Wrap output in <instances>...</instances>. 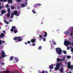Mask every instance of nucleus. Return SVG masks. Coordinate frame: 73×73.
<instances>
[{
  "mask_svg": "<svg viewBox=\"0 0 73 73\" xmlns=\"http://www.w3.org/2000/svg\"><path fill=\"white\" fill-rule=\"evenodd\" d=\"M56 51L58 54H62V50L61 48L58 47L56 48Z\"/></svg>",
  "mask_w": 73,
  "mask_h": 73,
  "instance_id": "nucleus-1",
  "label": "nucleus"
},
{
  "mask_svg": "<svg viewBox=\"0 0 73 73\" xmlns=\"http://www.w3.org/2000/svg\"><path fill=\"white\" fill-rule=\"evenodd\" d=\"M13 40H17L18 42H20L22 41L23 38H21L20 36H15L13 38Z\"/></svg>",
  "mask_w": 73,
  "mask_h": 73,
  "instance_id": "nucleus-2",
  "label": "nucleus"
},
{
  "mask_svg": "<svg viewBox=\"0 0 73 73\" xmlns=\"http://www.w3.org/2000/svg\"><path fill=\"white\" fill-rule=\"evenodd\" d=\"M64 44L65 46H68L69 45H71V42L70 41L66 40L65 41Z\"/></svg>",
  "mask_w": 73,
  "mask_h": 73,
  "instance_id": "nucleus-3",
  "label": "nucleus"
},
{
  "mask_svg": "<svg viewBox=\"0 0 73 73\" xmlns=\"http://www.w3.org/2000/svg\"><path fill=\"white\" fill-rule=\"evenodd\" d=\"M67 65H68V69H71V70H73V65H71L70 66V62H68Z\"/></svg>",
  "mask_w": 73,
  "mask_h": 73,
  "instance_id": "nucleus-4",
  "label": "nucleus"
},
{
  "mask_svg": "<svg viewBox=\"0 0 73 73\" xmlns=\"http://www.w3.org/2000/svg\"><path fill=\"white\" fill-rule=\"evenodd\" d=\"M60 65L61 64L60 63H57L56 65V67L55 68V70H58L59 69Z\"/></svg>",
  "mask_w": 73,
  "mask_h": 73,
  "instance_id": "nucleus-5",
  "label": "nucleus"
},
{
  "mask_svg": "<svg viewBox=\"0 0 73 73\" xmlns=\"http://www.w3.org/2000/svg\"><path fill=\"white\" fill-rule=\"evenodd\" d=\"M65 60V58L64 57H63V59H62L60 60V58H57V62H60V61H64Z\"/></svg>",
  "mask_w": 73,
  "mask_h": 73,
  "instance_id": "nucleus-6",
  "label": "nucleus"
},
{
  "mask_svg": "<svg viewBox=\"0 0 73 73\" xmlns=\"http://www.w3.org/2000/svg\"><path fill=\"white\" fill-rule=\"evenodd\" d=\"M25 4L24 3L21 4V5L22 8H24V7H27V4H28V3L27 2H25Z\"/></svg>",
  "mask_w": 73,
  "mask_h": 73,
  "instance_id": "nucleus-7",
  "label": "nucleus"
},
{
  "mask_svg": "<svg viewBox=\"0 0 73 73\" xmlns=\"http://www.w3.org/2000/svg\"><path fill=\"white\" fill-rule=\"evenodd\" d=\"M1 53L2 58H4V57H5V53L4 51L3 50L2 51Z\"/></svg>",
  "mask_w": 73,
  "mask_h": 73,
  "instance_id": "nucleus-8",
  "label": "nucleus"
},
{
  "mask_svg": "<svg viewBox=\"0 0 73 73\" xmlns=\"http://www.w3.org/2000/svg\"><path fill=\"white\" fill-rule=\"evenodd\" d=\"M15 29H16V26H13L12 27V29H11V32H13Z\"/></svg>",
  "mask_w": 73,
  "mask_h": 73,
  "instance_id": "nucleus-9",
  "label": "nucleus"
},
{
  "mask_svg": "<svg viewBox=\"0 0 73 73\" xmlns=\"http://www.w3.org/2000/svg\"><path fill=\"white\" fill-rule=\"evenodd\" d=\"M15 15H17V16H19L18 15H17V11H14L13 13Z\"/></svg>",
  "mask_w": 73,
  "mask_h": 73,
  "instance_id": "nucleus-10",
  "label": "nucleus"
},
{
  "mask_svg": "<svg viewBox=\"0 0 73 73\" xmlns=\"http://www.w3.org/2000/svg\"><path fill=\"white\" fill-rule=\"evenodd\" d=\"M35 41L36 40L35 39H32L31 40V41L32 43H34V42H35Z\"/></svg>",
  "mask_w": 73,
  "mask_h": 73,
  "instance_id": "nucleus-11",
  "label": "nucleus"
},
{
  "mask_svg": "<svg viewBox=\"0 0 73 73\" xmlns=\"http://www.w3.org/2000/svg\"><path fill=\"white\" fill-rule=\"evenodd\" d=\"M59 71L61 73H62L64 72V68H61L59 70Z\"/></svg>",
  "mask_w": 73,
  "mask_h": 73,
  "instance_id": "nucleus-12",
  "label": "nucleus"
},
{
  "mask_svg": "<svg viewBox=\"0 0 73 73\" xmlns=\"http://www.w3.org/2000/svg\"><path fill=\"white\" fill-rule=\"evenodd\" d=\"M4 37V34L3 33H1L0 35V37Z\"/></svg>",
  "mask_w": 73,
  "mask_h": 73,
  "instance_id": "nucleus-13",
  "label": "nucleus"
},
{
  "mask_svg": "<svg viewBox=\"0 0 73 73\" xmlns=\"http://www.w3.org/2000/svg\"><path fill=\"white\" fill-rule=\"evenodd\" d=\"M12 0H8V2L9 4H10V3H13L12 1Z\"/></svg>",
  "mask_w": 73,
  "mask_h": 73,
  "instance_id": "nucleus-14",
  "label": "nucleus"
},
{
  "mask_svg": "<svg viewBox=\"0 0 73 73\" xmlns=\"http://www.w3.org/2000/svg\"><path fill=\"white\" fill-rule=\"evenodd\" d=\"M14 58L13 56H11L10 58L9 61H11V60H12Z\"/></svg>",
  "mask_w": 73,
  "mask_h": 73,
  "instance_id": "nucleus-15",
  "label": "nucleus"
},
{
  "mask_svg": "<svg viewBox=\"0 0 73 73\" xmlns=\"http://www.w3.org/2000/svg\"><path fill=\"white\" fill-rule=\"evenodd\" d=\"M49 68L50 69H53V66L52 65H50L49 66Z\"/></svg>",
  "mask_w": 73,
  "mask_h": 73,
  "instance_id": "nucleus-16",
  "label": "nucleus"
},
{
  "mask_svg": "<svg viewBox=\"0 0 73 73\" xmlns=\"http://www.w3.org/2000/svg\"><path fill=\"white\" fill-rule=\"evenodd\" d=\"M14 33H17L18 32V30H17L15 29L14 30Z\"/></svg>",
  "mask_w": 73,
  "mask_h": 73,
  "instance_id": "nucleus-17",
  "label": "nucleus"
},
{
  "mask_svg": "<svg viewBox=\"0 0 73 73\" xmlns=\"http://www.w3.org/2000/svg\"><path fill=\"white\" fill-rule=\"evenodd\" d=\"M62 53H64V54H66V53H67L66 50H62Z\"/></svg>",
  "mask_w": 73,
  "mask_h": 73,
  "instance_id": "nucleus-18",
  "label": "nucleus"
},
{
  "mask_svg": "<svg viewBox=\"0 0 73 73\" xmlns=\"http://www.w3.org/2000/svg\"><path fill=\"white\" fill-rule=\"evenodd\" d=\"M44 33L45 34L44 35V37H46V36H47V35H48V34H47L46 32H45Z\"/></svg>",
  "mask_w": 73,
  "mask_h": 73,
  "instance_id": "nucleus-19",
  "label": "nucleus"
},
{
  "mask_svg": "<svg viewBox=\"0 0 73 73\" xmlns=\"http://www.w3.org/2000/svg\"><path fill=\"white\" fill-rule=\"evenodd\" d=\"M1 14H4L5 13V11L4 10H3V11H1Z\"/></svg>",
  "mask_w": 73,
  "mask_h": 73,
  "instance_id": "nucleus-20",
  "label": "nucleus"
},
{
  "mask_svg": "<svg viewBox=\"0 0 73 73\" xmlns=\"http://www.w3.org/2000/svg\"><path fill=\"white\" fill-rule=\"evenodd\" d=\"M10 13H8L7 14V16L8 17H10Z\"/></svg>",
  "mask_w": 73,
  "mask_h": 73,
  "instance_id": "nucleus-21",
  "label": "nucleus"
},
{
  "mask_svg": "<svg viewBox=\"0 0 73 73\" xmlns=\"http://www.w3.org/2000/svg\"><path fill=\"white\" fill-rule=\"evenodd\" d=\"M10 11L11 9L9 8H7V11L8 12V13H11V12H10Z\"/></svg>",
  "mask_w": 73,
  "mask_h": 73,
  "instance_id": "nucleus-22",
  "label": "nucleus"
},
{
  "mask_svg": "<svg viewBox=\"0 0 73 73\" xmlns=\"http://www.w3.org/2000/svg\"><path fill=\"white\" fill-rule=\"evenodd\" d=\"M65 34L66 35H68L69 33V32L68 31H67L65 33Z\"/></svg>",
  "mask_w": 73,
  "mask_h": 73,
  "instance_id": "nucleus-23",
  "label": "nucleus"
},
{
  "mask_svg": "<svg viewBox=\"0 0 73 73\" xmlns=\"http://www.w3.org/2000/svg\"><path fill=\"white\" fill-rule=\"evenodd\" d=\"M52 43L54 45H56V42H55L54 41L52 42Z\"/></svg>",
  "mask_w": 73,
  "mask_h": 73,
  "instance_id": "nucleus-24",
  "label": "nucleus"
},
{
  "mask_svg": "<svg viewBox=\"0 0 73 73\" xmlns=\"http://www.w3.org/2000/svg\"><path fill=\"white\" fill-rule=\"evenodd\" d=\"M15 60L17 62H19V60H18V58H15Z\"/></svg>",
  "mask_w": 73,
  "mask_h": 73,
  "instance_id": "nucleus-25",
  "label": "nucleus"
},
{
  "mask_svg": "<svg viewBox=\"0 0 73 73\" xmlns=\"http://www.w3.org/2000/svg\"><path fill=\"white\" fill-rule=\"evenodd\" d=\"M0 1H3V2H7V0H0Z\"/></svg>",
  "mask_w": 73,
  "mask_h": 73,
  "instance_id": "nucleus-26",
  "label": "nucleus"
},
{
  "mask_svg": "<svg viewBox=\"0 0 73 73\" xmlns=\"http://www.w3.org/2000/svg\"><path fill=\"white\" fill-rule=\"evenodd\" d=\"M67 58H68V59H69L71 58V56H67Z\"/></svg>",
  "mask_w": 73,
  "mask_h": 73,
  "instance_id": "nucleus-27",
  "label": "nucleus"
},
{
  "mask_svg": "<svg viewBox=\"0 0 73 73\" xmlns=\"http://www.w3.org/2000/svg\"><path fill=\"white\" fill-rule=\"evenodd\" d=\"M4 22V23H6L7 24H9V23L8 22V21H6V20H5Z\"/></svg>",
  "mask_w": 73,
  "mask_h": 73,
  "instance_id": "nucleus-28",
  "label": "nucleus"
},
{
  "mask_svg": "<svg viewBox=\"0 0 73 73\" xmlns=\"http://www.w3.org/2000/svg\"><path fill=\"white\" fill-rule=\"evenodd\" d=\"M42 48V47L41 46H39L38 47V49H39V50H41Z\"/></svg>",
  "mask_w": 73,
  "mask_h": 73,
  "instance_id": "nucleus-29",
  "label": "nucleus"
},
{
  "mask_svg": "<svg viewBox=\"0 0 73 73\" xmlns=\"http://www.w3.org/2000/svg\"><path fill=\"white\" fill-rule=\"evenodd\" d=\"M42 39L44 41H46V39H45V38H43Z\"/></svg>",
  "mask_w": 73,
  "mask_h": 73,
  "instance_id": "nucleus-30",
  "label": "nucleus"
},
{
  "mask_svg": "<svg viewBox=\"0 0 73 73\" xmlns=\"http://www.w3.org/2000/svg\"><path fill=\"white\" fill-rule=\"evenodd\" d=\"M36 5H39V6H41V5L40 4L37 3L36 4Z\"/></svg>",
  "mask_w": 73,
  "mask_h": 73,
  "instance_id": "nucleus-31",
  "label": "nucleus"
},
{
  "mask_svg": "<svg viewBox=\"0 0 73 73\" xmlns=\"http://www.w3.org/2000/svg\"><path fill=\"white\" fill-rule=\"evenodd\" d=\"M6 8H9V5H6Z\"/></svg>",
  "mask_w": 73,
  "mask_h": 73,
  "instance_id": "nucleus-32",
  "label": "nucleus"
},
{
  "mask_svg": "<svg viewBox=\"0 0 73 73\" xmlns=\"http://www.w3.org/2000/svg\"><path fill=\"white\" fill-rule=\"evenodd\" d=\"M32 12L34 13H35V14L36 13V12H35L34 10H32Z\"/></svg>",
  "mask_w": 73,
  "mask_h": 73,
  "instance_id": "nucleus-33",
  "label": "nucleus"
},
{
  "mask_svg": "<svg viewBox=\"0 0 73 73\" xmlns=\"http://www.w3.org/2000/svg\"><path fill=\"white\" fill-rule=\"evenodd\" d=\"M0 45L2 44V41L1 40H0Z\"/></svg>",
  "mask_w": 73,
  "mask_h": 73,
  "instance_id": "nucleus-34",
  "label": "nucleus"
},
{
  "mask_svg": "<svg viewBox=\"0 0 73 73\" xmlns=\"http://www.w3.org/2000/svg\"><path fill=\"white\" fill-rule=\"evenodd\" d=\"M17 2H20L21 1V0H16Z\"/></svg>",
  "mask_w": 73,
  "mask_h": 73,
  "instance_id": "nucleus-35",
  "label": "nucleus"
},
{
  "mask_svg": "<svg viewBox=\"0 0 73 73\" xmlns=\"http://www.w3.org/2000/svg\"><path fill=\"white\" fill-rule=\"evenodd\" d=\"M14 7L13 6H11V9H14Z\"/></svg>",
  "mask_w": 73,
  "mask_h": 73,
  "instance_id": "nucleus-36",
  "label": "nucleus"
},
{
  "mask_svg": "<svg viewBox=\"0 0 73 73\" xmlns=\"http://www.w3.org/2000/svg\"><path fill=\"white\" fill-rule=\"evenodd\" d=\"M14 15H15L13 13H12L11 14V16H14Z\"/></svg>",
  "mask_w": 73,
  "mask_h": 73,
  "instance_id": "nucleus-37",
  "label": "nucleus"
},
{
  "mask_svg": "<svg viewBox=\"0 0 73 73\" xmlns=\"http://www.w3.org/2000/svg\"><path fill=\"white\" fill-rule=\"evenodd\" d=\"M71 50L72 52H73V48H71Z\"/></svg>",
  "mask_w": 73,
  "mask_h": 73,
  "instance_id": "nucleus-38",
  "label": "nucleus"
},
{
  "mask_svg": "<svg viewBox=\"0 0 73 73\" xmlns=\"http://www.w3.org/2000/svg\"><path fill=\"white\" fill-rule=\"evenodd\" d=\"M6 73H10V72L9 71H7Z\"/></svg>",
  "mask_w": 73,
  "mask_h": 73,
  "instance_id": "nucleus-39",
  "label": "nucleus"
},
{
  "mask_svg": "<svg viewBox=\"0 0 73 73\" xmlns=\"http://www.w3.org/2000/svg\"><path fill=\"white\" fill-rule=\"evenodd\" d=\"M12 19H10L9 20V22H12Z\"/></svg>",
  "mask_w": 73,
  "mask_h": 73,
  "instance_id": "nucleus-40",
  "label": "nucleus"
},
{
  "mask_svg": "<svg viewBox=\"0 0 73 73\" xmlns=\"http://www.w3.org/2000/svg\"><path fill=\"white\" fill-rule=\"evenodd\" d=\"M3 33H6V32H5V31H3Z\"/></svg>",
  "mask_w": 73,
  "mask_h": 73,
  "instance_id": "nucleus-41",
  "label": "nucleus"
},
{
  "mask_svg": "<svg viewBox=\"0 0 73 73\" xmlns=\"http://www.w3.org/2000/svg\"><path fill=\"white\" fill-rule=\"evenodd\" d=\"M67 49H68V50H69V49H70V48L69 47H68L67 48Z\"/></svg>",
  "mask_w": 73,
  "mask_h": 73,
  "instance_id": "nucleus-42",
  "label": "nucleus"
},
{
  "mask_svg": "<svg viewBox=\"0 0 73 73\" xmlns=\"http://www.w3.org/2000/svg\"><path fill=\"white\" fill-rule=\"evenodd\" d=\"M32 45L33 46H35V43H33L32 44Z\"/></svg>",
  "mask_w": 73,
  "mask_h": 73,
  "instance_id": "nucleus-43",
  "label": "nucleus"
},
{
  "mask_svg": "<svg viewBox=\"0 0 73 73\" xmlns=\"http://www.w3.org/2000/svg\"><path fill=\"white\" fill-rule=\"evenodd\" d=\"M27 43L28 44H30L31 43V42L30 41H28Z\"/></svg>",
  "mask_w": 73,
  "mask_h": 73,
  "instance_id": "nucleus-44",
  "label": "nucleus"
},
{
  "mask_svg": "<svg viewBox=\"0 0 73 73\" xmlns=\"http://www.w3.org/2000/svg\"><path fill=\"white\" fill-rule=\"evenodd\" d=\"M39 37H40V38H42V35H40Z\"/></svg>",
  "mask_w": 73,
  "mask_h": 73,
  "instance_id": "nucleus-45",
  "label": "nucleus"
},
{
  "mask_svg": "<svg viewBox=\"0 0 73 73\" xmlns=\"http://www.w3.org/2000/svg\"><path fill=\"white\" fill-rule=\"evenodd\" d=\"M11 19H12V18H13V16H11L10 17Z\"/></svg>",
  "mask_w": 73,
  "mask_h": 73,
  "instance_id": "nucleus-46",
  "label": "nucleus"
},
{
  "mask_svg": "<svg viewBox=\"0 0 73 73\" xmlns=\"http://www.w3.org/2000/svg\"><path fill=\"white\" fill-rule=\"evenodd\" d=\"M73 35V33H71L70 35H71V36H72V35Z\"/></svg>",
  "mask_w": 73,
  "mask_h": 73,
  "instance_id": "nucleus-47",
  "label": "nucleus"
},
{
  "mask_svg": "<svg viewBox=\"0 0 73 73\" xmlns=\"http://www.w3.org/2000/svg\"><path fill=\"white\" fill-rule=\"evenodd\" d=\"M65 64L66 65H67V64H68V63H67V62H65Z\"/></svg>",
  "mask_w": 73,
  "mask_h": 73,
  "instance_id": "nucleus-48",
  "label": "nucleus"
},
{
  "mask_svg": "<svg viewBox=\"0 0 73 73\" xmlns=\"http://www.w3.org/2000/svg\"><path fill=\"white\" fill-rule=\"evenodd\" d=\"M2 65H4V63H2Z\"/></svg>",
  "mask_w": 73,
  "mask_h": 73,
  "instance_id": "nucleus-49",
  "label": "nucleus"
},
{
  "mask_svg": "<svg viewBox=\"0 0 73 73\" xmlns=\"http://www.w3.org/2000/svg\"><path fill=\"white\" fill-rule=\"evenodd\" d=\"M2 42H3V43H4V42H5V41H3Z\"/></svg>",
  "mask_w": 73,
  "mask_h": 73,
  "instance_id": "nucleus-50",
  "label": "nucleus"
},
{
  "mask_svg": "<svg viewBox=\"0 0 73 73\" xmlns=\"http://www.w3.org/2000/svg\"><path fill=\"white\" fill-rule=\"evenodd\" d=\"M25 44L26 45H27V42H25Z\"/></svg>",
  "mask_w": 73,
  "mask_h": 73,
  "instance_id": "nucleus-51",
  "label": "nucleus"
},
{
  "mask_svg": "<svg viewBox=\"0 0 73 73\" xmlns=\"http://www.w3.org/2000/svg\"><path fill=\"white\" fill-rule=\"evenodd\" d=\"M42 73H45V72H44V71H42Z\"/></svg>",
  "mask_w": 73,
  "mask_h": 73,
  "instance_id": "nucleus-52",
  "label": "nucleus"
},
{
  "mask_svg": "<svg viewBox=\"0 0 73 73\" xmlns=\"http://www.w3.org/2000/svg\"><path fill=\"white\" fill-rule=\"evenodd\" d=\"M50 72H52V70H50Z\"/></svg>",
  "mask_w": 73,
  "mask_h": 73,
  "instance_id": "nucleus-53",
  "label": "nucleus"
},
{
  "mask_svg": "<svg viewBox=\"0 0 73 73\" xmlns=\"http://www.w3.org/2000/svg\"><path fill=\"white\" fill-rule=\"evenodd\" d=\"M0 59H2V57L1 56H0Z\"/></svg>",
  "mask_w": 73,
  "mask_h": 73,
  "instance_id": "nucleus-54",
  "label": "nucleus"
},
{
  "mask_svg": "<svg viewBox=\"0 0 73 73\" xmlns=\"http://www.w3.org/2000/svg\"><path fill=\"white\" fill-rule=\"evenodd\" d=\"M1 9V6H0V9Z\"/></svg>",
  "mask_w": 73,
  "mask_h": 73,
  "instance_id": "nucleus-55",
  "label": "nucleus"
},
{
  "mask_svg": "<svg viewBox=\"0 0 73 73\" xmlns=\"http://www.w3.org/2000/svg\"><path fill=\"white\" fill-rule=\"evenodd\" d=\"M46 73H48V72L46 71Z\"/></svg>",
  "mask_w": 73,
  "mask_h": 73,
  "instance_id": "nucleus-56",
  "label": "nucleus"
},
{
  "mask_svg": "<svg viewBox=\"0 0 73 73\" xmlns=\"http://www.w3.org/2000/svg\"><path fill=\"white\" fill-rule=\"evenodd\" d=\"M25 1H28V0H25Z\"/></svg>",
  "mask_w": 73,
  "mask_h": 73,
  "instance_id": "nucleus-57",
  "label": "nucleus"
},
{
  "mask_svg": "<svg viewBox=\"0 0 73 73\" xmlns=\"http://www.w3.org/2000/svg\"><path fill=\"white\" fill-rule=\"evenodd\" d=\"M31 44H30V46H31Z\"/></svg>",
  "mask_w": 73,
  "mask_h": 73,
  "instance_id": "nucleus-58",
  "label": "nucleus"
},
{
  "mask_svg": "<svg viewBox=\"0 0 73 73\" xmlns=\"http://www.w3.org/2000/svg\"><path fill=\"white\" fill-rule=\"evenodd\" d=\"M1 5V3H0V5Z\"/></svg>",
  "mask_w": 73,
  "mask_h": 73,
  "instance_id": "nucleus-59",
  "label": "nucleus"
},
{
  "mask_svg": "<svg viewBox=\"0 0 73 73\" xmlns=\"http://www.w3.org/2000/svg\"><path fill=\"white\" fill-rule=\"evenodd\" d=\"M72 38L73 39V37H72Z\"/></svg>",
  "mask_w": 73,
  "mask_h": 73,
  "instance_id": "nucleus-60",
  "label": "nucleus"
},
{
  "mask_svg": "<svg viewBox=\"0 0 73 73\" xmlns=\"http://www.w3.org/2000/svg\"><path fill=\"white\" fill-rule=\"evenodd\" d=\"M1 24V22H0V25Z\"/></svg>",
  "mask_w": 73,
  "mask_h": 73,
  "instance_id": "nucleus-61",
  "label": "nucleus"
},
{
  "mask_svg": "<svg viewBox=\"0 0 73 73\" xmlns=\"http://www.w3.org/2000/svg\"><path fill=\"white\" fill-rule=\"evenodd\" d=\"M1 11L0 10V12Z\"/></svg>",
  "mask_w": 73,
  "mask_h": 73,
  "instance_id": "nucleus-62",
  "label": "nucleus"
},
{
  "mask_svg": "<svg viewBox=\"0 0 73 73\" xmlns=\"http://www.w3.org/2000/svg\"><path fill=\"white\" fill-rule=\"evenodd\" d=\"M2 7H3V6H2Z\"/></svg>",
  "mask_w": 73,
  "mask_h": 73,
  "instance_id": "nucleus-63",
  "label": "nucleus"
}]
</instances>
